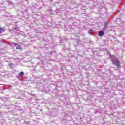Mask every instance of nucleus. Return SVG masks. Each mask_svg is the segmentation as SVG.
<instances>
[{
  "label": "nucleus",
  "mask_w": 125,
  "mask_h": 125,
  "mask_svg": "<svg viewBox=\"0 0 125 125\" xmlns=\"http://www.w3.org/2000/svg\"><path fill=\"white\" fill-rule=\"evenodd\" d=\"M16 45H17V43H15V46H16Z\"/></svg>",
  "instance_id": "nucleus-7"
},
{
  "label": "nucleus",
  "mask_w": 125,
  "mask_h": 125,
  "mask_svg": "<svg viewBox=\"0 0 125 125\" xmlns=\"http://www.w3.org/2000/svg\"><path fill=\"white\" fill-rule=\"evenodd\" d=\"M16 49H19V50H21L22 49V48L21 45H18L17 46Z\"/></svg>",
  "instance_id": "nucleus-3"
},
{
  "label": "nucleus",
  "mask_w": 125,
  "mask_h": 125,
  "mask_svg": "<svg viewBox=\"0 0 125 125\" xmlns=\"http://www.w3.org/2000/svg\"><path fill=\"white\" fill-rule=\"evenodd\" d=\"M50 0V1H52L53 0Z\"/></svg>",
  "instance_id": "nucleus-8"
},
{
  "label": "nucleus",
  "mask_w": 125,
  "mask_h": 125,
  "mask_svg": "<svg viewBox=\"0 0 125 125\" xmlns=\"http://www.w3.org/2000/svg\"><path fill=\"white\" fill-rule=\"evenodd\" d=\"M99 36L100 37H103V36H104V32H103L102 30H101L99 33Z\"/></svg>",
  "instance_id": "nucleus-2"
},
{
  "label": "nucleus",
  "mask_w": 125,
  "mask_h": 125,
  "mask_svg": "<svg viewBox=\"0 0 125 125\" xmlns=\"http://www.w3.org/2000/svg\"><path fill=\"white\" fill-rule=\"evenodd\" d=\"M19 77H23L24 76V72H21L19 74Z\"/></svg>",
  "instance_id": "nucleus-4"
},
{
  "label": "nucleus",
  "mask_w": 125,
  "mask_h": 125,
  "mask_svg": "<svg viewBox=\"0 0 125 125\" xmlns=\"http://www.w3.org/2000/svg\"><path fill=\"white\" fill-rule=\"evenodd\" d=\"M110 58L112 59V61L114 65L117 66V67H120V61L118 60L117 58H116L115 56H111Z\"/></svg>",
  "instance_id": "nucleus-1"
},
{
  "label": "nucleus",
  "mask_w": 125,
  "mask_h": 125,
  "mask_svg": "<svg viewBox=\"0 0 125 125\" xmlns=\"http://www.w3.org/2000/svg\"><path fill=\"white\" fill-rule=\"evenodd\" d=\"M3 32H4V29L1 28L0 26V33H2Z\"/></svg>",
  "instance_id": "nucleus-5"
},
{
  "label": "nucleus",
  "mask_w": 125,
  "mask_h": 125,
  "mask_svg": "<svg viewBox=\"0 0 125 125\" xmlns=\"http://www.w3.org/2000/svg\"><path fill=\"white\" fill-rule=\"evenodd\" d=\"M107 27H108V24L107 23H106L105 25H104V28H107Z\"/></svg>",
  "instance_id": "nucleus-6"
},
{
  "label": "nucleus",
  "mask_w": 125,
  "mask_h": 125,
  "mask_svg": "<svg viewBox=\"0 0 125 125\" xmlns=\"http://www.w3.org/2000/svg\"><path fill=\"white\" fill-rule=\"evenodd\" d=\"M104 30H105V28H104Z\"/></svg>",
  "instance_id": "nucleus-9"
}]
</instances>
